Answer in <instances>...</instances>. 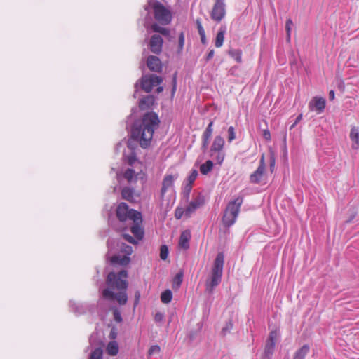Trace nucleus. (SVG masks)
Returning <instances> with one entry per match:
<instances>
[{"label": "nucleus", "instance_id": "f257e3e1", "mask_svg": "<svg viewBox=\"0 0 359 359\" xmlns=\"http://www.w3.org/2000/svg\"><path fill=\"white\" fill-rule=\"evenodd\" d=\"M160 120L156 113H145L141 119L135 120L132 126L131 138L139 142L141 147L150 145L155 130L158 127Z\"/></svg>", "mask_w": 359, "mask_h": 359}, {"label": "nucleus", "instance_id": "f03ea898", "mask_svg": "<svg viewBox=\"0 0 359 359\" xmlns=\"http://www.w3.org/2000/svg\"><path fill=\"white\" fill-rule=\"evenodd\" d=\"M127 278L126 270H121L117 273L109 272L106 278L107 287L102 291V297L109 301H116L120 305H125L128 302Z\"/></svg>", "mask_w": 359, "mask_h": 359}, {"label": "nucleus", "instance_id": "7ed1b4c3", "mask_svg": "<svg viewBox=\"0 0 359 359\" xmlns=\"http://www.w3.org/2000/svg\"><path fill=\"white\" fill-rule=\"evenodd\" d=\"M224 263V255L223 252H219L213 263L210 278L206 280L205 290L208 293L211 294L220 283L223 274Z\"/></svg>", "mask_w": 359, "mask_h": 359}, {"label": "nucleus", "instance_id": "20e7f679", "mask_svg": "<svg viewBox=\"0 0 359 359\" xmlns=\"http://www.w3.org/2000/svg\"><path fill=\"white\" fill-rule=\"evenodd\" d=\"M243 201V197L238 196L228 203L222 219L224 227L229 228L235 223Z\"/></svg>", "mask_w": 359, "mask_h": 359}, {"label": "nucleus", "instance_id": "39448f33", "mask_svg": "<svg viewBox=\"0 0 359 359\" xmlns=\"http://www.w3.org/2000/svg\"><path fill=\"white\" fill-rule=\"evenodd\" d=\"M163 81V77L156 74H143L134 85L135 92L133 97H136L139 88L149 93L151 92L153 88L161 84Z\"/></svg>", "mask_w": 359, "mask_h": 359}, {"label": "nucleus", "instance_id": "423d86ee", "mask_svg": "<svg viewBox=\"0 0 359 359\" xmlns=\"http://www.w3.org/2000/svg\"><path fill=\"white\" fill-rule=\"evenodd\" d=\"M149 4L151 5L156 20L162 25H167L171 22L172 16L170 9L157 0H149Z\"/></svg>", "mask_w": 359, "mask_h": 359}, {"label": "nucleus", "instance_id": "0eeeda50", "mask_svg": "<svg viewBox=\"0 0 359 359\" xmlns=\"http://www.w3.org/2000/svg\"><path fill=\"white\" fill-rule=\"evenodd\" d=\"M116 217L120 222H126L127 219L137 221L141 219V213L135 210L129 209L126 203H121L116 208Z\"/></svg>", "mask_w": 359, "mask_h": 359}, {"label": "nucleus", "instance_id": "6e6552de", "mask_svg": "<svg viewBox=\"0 0 359 359\" xmlns=\"http://www.w3.org/2000/svg\"><path fill=\"white\" fill-rule=\"evenodd\" d=\"M276 336V334L275 332H270L269 337L265 344L264 351L262 354V359H271L275 350Z\"/></svg>", "mask_w": 359, "mask_h": 359}, {"label": "nucleus", "instance_id": "1a4fd4ad", "mask_svg": "<svg viewBox=\"0 0 359 359\" xmlns=\"http://www.w3.org/2000/svg\"><path fill=\"white\" fill-rule=\"evenodd\" d=\"M163 40L158 34H154L151 36L148 43V48L153 53L159 55L162 52Z\"/></svg>", "mask_w": 359, "mask_h": 359}, {"label": "nucleus", "instance_id": "9d476101", "mask_svg": "<svg viewBox=\"0 0 359 359\" xmlns=\"http://www.w3.org/2000/svg\"><path fill=\"white\" fill-rule=\"evenodd\" d=\"M205 203L203 196L198 194L185 209L186 217H189L191 215L196 211V209L202 206Z\"/></svg>", "mask_w": 359, "mask_h": 359}, {"label": "nucleus", "instance_id": "9b49d317", "mask_svg": "<svg viewBox=\"0 0 359 359\" xmlns=\"http://www.w3.org/2000/svg\"><path fill=\"white\" fill-rule=\"evenodd\" d=\"M147 66L151 72L160 73L162 72L163 65L161 60L155 55H149L147 59Z\"/></svg>", "mask_w": 359, "mask_h": 359}, {"label": "nucleus", "instance_id": "f8f14e48", "mask_svg": "<svg viewBox=\"0 0 359 359\" xmlns=\"http://www.w3.org/2000/svg\"><path fill=\"white\" fill-rule=\"evenodd\" d=\"M225 15V4L215 3L212 12L211 18L212 20L220 22Z\"/></svg>", "mask_w": 359, "mask_h": 359}, {"label": "nucleus", "instance_id": "ddd939ff", "mask_svg": "<svg viewBox=\"0 0 359 359\" xmlns=\"http://www.w3.org/2000/svg\"><path fill=\"white\" fill-rule=\"evenodd\" d=\"M155 103V97L148 95L139 100V108L142 111L151 109Z\"/></svg>", "mask_w": 359, "mask_h": 359}, {"label": "nucleus", "instance_id": "4468645a", "mask_svg": "<svg viewBox=\"0 0 359 359\" xmlns=\"http://www.w3.org/2000/svg\"><path fill=\"white\" fill-rule=\"evenodd\" d=\"M69 310L76 316H80L86 313L88 309V305L81 302L70 300L69 303Z\"/></svg>", "mask_w": 359, "mask_h": 359}, {"label": "nucleus", "instance_id": "2eb2a0df", "mask_svg": "<svg viewBox=\"0 0 359 359\" xmlns=\"http://www.w3.org/2000/svg\"><path fill=\"white\" fill-rule=\"evenodd\" d=\"M133 222V226L130 227V231L137 240H142L144 237V230L141 227L142 217H141V219H138L137 221Z\"/></svg>", "mask_w": 359, "mask_h": 359}, {"label": "nucleus", "instance_id": "dca6fc26", "mask_svg": "<svg viewBox=\"0 0 359 359\" xmlns=\"http://www.w3.org/2000/svg\"><path fill=\"white\" fill-rule=\"evenodd\" d=\"M325 100L323 97H314L309 102L310 109L313 108L318 111V114L322 113L325 107Z\"/></svg>", "mask_w": 359, "mask_h": 359}, {"label": "nucleus", "instance_id": "f3484780", "mask_svg": "<svg viewBox=\"0 0 359 359\" xmlns=\"http://www.w3.org/2000/svg\"><path fill=\"white\" fill-rule=\"evenodd\" d=\"M224 138L220 135L216 136L210 149V156L214 157L216 151H222L224 147Z\"/></svg>", "mask_w": 359, "mask_h": 359}, {"label": "nucleus", "instance_id": "a211bd4d", "mask_svg": "<svg viewBox=\"0 0 359 359\" xmlns=\"http://www.w3.org/2000/svg\"><path fill=\"white\" fill-rule=\"evenodd\" d=\"M178 175H168L165 176L163 182L162 187L161 189V195L163 196L167 191L168 189L172 186L174 181L177 178Z\"/></svg>", "mask_w": 359, "mask_h": 359}, {"label": "nucleus", "instance_id": "6ab92c4d", "mask_svg": "<svg viewBox=\"0 0 359 359\" xmlns=\"http://www.w3.org/2000/svg\"><path fill=\"white\" fill-rule=\"evenodd\" d=\"M130 262V259L127 255H114L111 259V262L113 265L126 266Z\"/></svg>", "mask_w": 359, "mask_h": 359}, {"label": "nucleus", "instance_id": "aec40b11", "mask_svg": "<svg viewBox=\"0 0 359 359\" xmlns=\"http://www.w3.org/2000/svg\"><path fill=\"white\" fill-rule=\"evenodd\" d=\"M191 238V233L189 230H186L182 232L180 241H179V245L180 246L183 248L184 250H187L189 248V240Z\"/></svg>", "mask_w": 359, "mask_h": 359}, {"label": "nucleus", "instance_id": "412c9836", "mask_svg": "<svg viewBox=\"0 0 359 359\" xmlns=\"http://www.w3.org/2000/svg\"><path fill=\"white\" fill-rule=\"evenodd\" d=\"M265 169L257 168V169L250 175V182L252 184H259L264 175Z\"/></svg>", "mask_w": 359, "mask_h": 359}, {"label": "nucleus", "instance_id": "4be33fe9", "mask_svg": "<svg viewBox=\"0 0 359 359\" xmlns=\"http://www.w3.org/2000/svg\"><path fill=\"white\" fill-rule=\"evenodd\" d=\"M350 137L353 141V149H358L359 148V130L358 128L353 127L351 128Z\"/></svg>", "mask_w": 359, "mask_h": 359}, {"label": "nucleus", "instance_id": "5701e85b", "mask_svg": "<svg viewBox=\"0 0 359 359\" xmlns=\"http://www.w3.org/2000/svg\"><path fill=\"white\" fill-rule=\"evenodd\" d=\"M310 347L307 344L303 345L300 348L296 351L294 353L293 359H305V357L309 353Z\"/></svg>", "mask_w": 359, "mask_h": 359}, {"label": "nucleus", "instance_id": "b1692460", "mask_svg": "<svg viewBox=\"0 0 359 359\" xmlns=\"http://www.w3.org/2000/svg\"><path fill=\"white\" fill-rule=\"evenodd\" d=\"M134 189L128 187H125L121 191V196L123 199L133 202L134 201Z\"/></svg>", "mask_w": 359, "mask_h": 359}, {"label": "nucleus", "instance_id": "393cba45", "mask_svg": "<svg viewBox=\"0 0 359 359\" xmlns=\"http://www.w3.org/2000/svg\"><path fill=\"white\" fill-rule=\"evenodd\" d=\"M226 33V27L222 26L216 36L215 45L217 48H219L223 45L224 34Z\"/></svg>", "mask_w": 359, "mask_h": 359}, {"label": "nucleus", "instance_id": "a878e982", "mask_svg": "<svg viewBox=\"0 0 359 359\" xmlns=\"http://www.w3.org/2000/svg\"><path fill=\"white\" fill-rule=\"evenodd\" d=\"M107 352L109 355L115 356L118 353V345L116 341L109 342L107 346Z\"/></svg>", "mask_w": 359, "mask_h": 359}, {"label": "nucleus", "instance_id": "bb28decb", "mask_svg": "<svg viewBox=\"0 0 359 359\" xmlns=\"http://www.w3.org/2000/svg\"><path fill=\"white\" fill-rule=\"evenodd\" d=\"M213 165V162L208 160L200 166V171L203 175H207L212 170Z\"/></svg>", "mask_w": 359, "mask_h": 359}, {"label": "nucleus", "instance_id": "cd10ccee", "mask_svg": "<svg viewBox=\"0 0 359 359\" xmlns=\"http://www.w3.org/2000/svg\"><path fill=\"white\" fill-rule=\"evenodd\" d=\"M151 28L154 32L160 33L165 36H169L170 34V29L168 28L162 27L157 23H154L151 25Z\"/></svg>", "mask_w": 359, "mask_h": 359}, {"label": "nucleus", "instance_id": "c85d7f7f", "mask_svg": "<svg viewBox=\"0 0 359 359\" xmlns=\"http://www.w3.org/2000/svg\"><path fill=\"white\" fill-rule=\"evenodd\" d=\"M183 275L184 274L182 271H180L175 275L172 282L173 288L180 287L183 280Z\"/></svg>", "mask_w": 359, "mask_h": 359}, {"label": "nucleus", "instance_id": "c756f323", "mask_svg": "<svg viewBox=\"0 0 359 359\" xmlns=\"http://www.w3.org/2000/svg\"><path fill=\"white\" fill-rule=\"evenodd\" d=\"M172 293L171 290H165L164 292H162V294L161 295V299L162 302H163L165 304L170 303L172 300Z\"/></svg>", "mask_w": 359, "mask_h": 359}, {"label": "nucleus", "instance_id": "7c9ffc66", "mask_svg": "<svg viewBox=\"0 0 359 359\" xmlns=\"http://www.w3.org/2000/svg\"><path fill=\"white\" fill-rule=\"evenodd\" d=\"M197 325L198 328L196 330H191L187 334V337L190 342H192L196 338L202 327L200 323H198Z\"/></svg>", "mask_w": 359, "mask_h": 359}, {"label": "nucleus", "instance_id": "2f4dec72", "mask_svg": "<svg viewBox=\"0 0 359 359\" xmlns=\"http://www.w3.org/2000/svg\"><path fill=\"white\" fill-rule=\"evenodd\" d=\"M229 55L233 57L238 62H241V51L238 49H233L229 51Z\"/></svg>", "mask_w": 359, "mask_h": 359}, {"label": "nucleus", "instance_id": "473e14b6", "mask_svg": "<svg viewBox=\"0 0 359 359\" xmlns=\"http://www.w3.org/2000/svg\"><path fill=\"white\" fill-rule=\"evenodd\" d=\"M91 359H103V350L102 348H97L91 352Z\"/></svg>", "mask_w": 359, "mask_h": 359}, {"label": "nucleus", "instance_id": "72a5a7b5", "mask_svg": "<svg viewBox=\"0 0 359 359\" xmlns=\"http://www.w3.org/2000/svg\"><path fill=\"white\" fill-rule=\"evenodd\" d=\"M233 328V323L231 320H229L226 323L225 326L222 329L221 334L223 336L226 335L228 333L230 332V331Z\"/></svg>", "mask_w": 359, "mask_h": 359}, {"label": "nucleus", "instance_id": "f704fd0d", "mask_svg": "<svg viewBox=\"0 0 359 359\" xmlns=\"http://www.w3.org/2000/svg\"><path fill=\"white\" fill-rule=\"evenodd\" d=\"M198 173L196 170H192L191 171L190 175L188 176V177L186 180L185 183L193 184L194 182L196 180Z\"/></svg>", "mask_w": 359, "mask_h": 359}, {"label": "nucleus", "instance_id": "c9c22d12", "mask_svg": "<svg viewBox=\"0 0 359 359\" xmlns=\"http://www.w3.org/2000/svg\"><path fill=\"white\" fill-rule=\"evenodd\" d=\"M135 170L130 168L127 169L123 175V177L126 180H127L129 182H132L133 180L135 177Z\"/></svg>", "mask_w": 359, "mask_h": 359}, {"label": "nucleus", "instance_id": "e433bc0d", "mask_svg": "<svg viewBox=\"0 0 359 359\" xmlns=\"http://www.w3.org/2000/svg\"><path fill=\"white\" fill-rule=\"evenodd\" d=\"M184 44V34L183 32H181L179 34L178 39V50L177 53L180 54L182 52Z\"/></svg>", "mask_w": 359, "mask_h": 359}, {"label": "nucleus", "instance_id": "4c0bfd02", "mask_svg": "<svg viewBox=\"0 0 359 359\" xmlns=\"http://www.w3.org/2000/svg\"><path fill=\"white\" fill-rule=\"evenodd\" d=\"M191 189H192V184L185 183L184 189H183V196H184V198L187 201H188V199L189 198V195H190Z\"/></svg>", "mask_w": 359, "mask_h": 359}, {"label": "nucleus", "instance_id": "58836bf2", "mask_svg": "<svg viewBox=\"0 0 359 359\" xmlns=\"http://www.w3.org/2000/svg\"><path fill=\"white\" fill-rule=\"evenodd\" d=\"M168 255V248L165 245L161 246L160 249V257L162 260H165Z\"/></svg>", "mask_w": 359, "mask_h": 359}, {"label": "nucleus", "instance_id": "ea45409f", "mask_svg": "<svg viewBox=\"0 0 359 359\" xmlns=\"http://www.w3.org/2000/svg\"><path fill=\"white\" fill-rule=\"evenodd\" d=\"M292 21L291 19H288L287 21H286V24H285V29H286V32H287V41H290V32H291V26L292 25Z\"/></svg>", "mask_w": 359, "mask_h": 359}, {"label": "nucleus", "instance_id": "a19ab883", "mask_svg": "<svg viewBox=\"0 0 359 359\" xmlns=\"http://www.w3.org/2000/svg\"><path fill=\"white\" fill-rule=\"evenodd\" d=\"M185 215V210L183 208L177 207L175 211V217L176 219H180L183 215Z\"/></svg>", "mask_w": 359, "mask_h": 359}, {"label": "nucleus", "instance_id": "79ce46f5", "mask_svg": "<svg viewBox=\"0 0 359 359\" xmlns=\"http://www.w3.org/2000/svg\"><path fill=\"white\" fill-rule=\"evenodd\" d=\"M236 138L235 129L233 126H230L228 129V141L231 142Z\"/></svg>", "mask_w": 359, "mask_h": 359}, {"label": "nucleus", "instance_id": "37998d69", "mask_svg": "<svg viewBox=\"0 0 359 359\" xmlns=\"http://www.w3.org/2000/svg\"><path fill=\"white\" fill-rule=\"evenodd\" d=\"M136 161H137L136 154L134 151H133L130 153V155L128 156L127 162H128V165L132 166Z\"/></svg>", "mask_w": 359, "mask_h": 359}, {"label": "nucleus", "instance_id": "c03bdc74", "mask_svg": "<svg viewBox=\"0 0 359 359\" xmlns=\"http://www.w3.org/2000/svg\"><path fill=\"white\" fill-rule=\"evenodd\" d=\"M215 154H216V156H214L213 158H215V159L216 160L217 163L221 164L224 158V152L222 151H216V153Z\"/></svg>", "mask_w": 359, "mask_h": 359}, {"label": "nucleus", "instance_id": "a18cd8bd", "mask_svg": "<svg viewBox=\"0 0 359 359\" xmlns=\"http://www.w3.org/2000/svg\"><path fill=\"white\" fill-rule=\"evenodd\" d=\"M113 316H114V319L116 322H117V323L122 322L123 318H122L121 312L117 309H116L113 311Z\"/></svg>", "mask_w": 359, "mask_h": 359}, {"label": "nucleus", "instance_id": "49530a36", "mask_svg": "<svg viewBox=\"0 0 359 359\" xmlns=\"http://www.w3.org/2000/svg\"><path fill=\"white\" fill-rule=\"evenodd\" d=\"M177 72H175L172 76V95H174L175 91H176V89H177Z\"/></svg>", "mask_w": 359, "mask_h": 359}, {"label": "nucleus", "instance_id": "de8ad7c7", "mask_svg": "<svg viewBox=\"0 0 359 359\" xmlns=\"http://www.w3.org/2000/svg\"><path fill=\"white\" fill-rule=\"evenodd\" d=\"M161 351V348L158 345H153L151 346L148 351V354L149 355L154 354V353H158Z\"/></svg>", "mask_w": 359, "mask_h": 359}, {"label": "nucleus", "instance_id": "09e8293b", "mask_svg": "<svg viewBox=\"0 0 359 359\" xmlns=\"http://www.w3.org/2000/svg\"><path fill=\"white\" fill-rule=\"evenodd\" d=\"M196 25H197V29H198L199 35H203V34H205V30L201 25V22L200 20H198V19L196 20Z\"/></svg>", "mask_w": 359, "mask_h": 359}, {"label": "nucleus", "instance_id": "8fccbe9b", "mask_svg": "<svg viewBox=\"0 0 359 359\" xmlns=\"http://www.w3.org/2000/svg\"><path fill=\"white\" fill-rule=\"evenodd\" d=\"M209 141L210 140L208 139H202L201 149L203 152L206 151V150L208 149Z\"/></svg>", "mask_w": 359, "mask_h": 359}, {"label": "nucleus", "instance_id": "3c124183", "mask_svg": "<svg viewBox=\"0 0 359 359\" xmlns=\"http://www.w3.org/2000/svg\"><path fill=\"white\" fill-rule=\"evenodd\" d=\"M123 238L126 241H128L130 243L135 244L137 243L135 238L129 234H124Z\"/></svg>", "mask_w": 359, "mask_h": 359}, {"label": "nucleus", "instance_id": "603ef678", "mask_svg": "<svg viewBox=\"0 0 359 359\" xmlns=\"http://www.w3.org/2000/svg\"><path fill=\"white\" fill-rule=\"evenodd\" d=\"M164 318V315L161 312H157L155 314L154 320L156 322H161Z\"/></svg>", "mask_w": 359, "mask_h": 359}, {"label": "nucleus", "instance_id": "864d4df0", "mask_svg": "<svg viewBox=\"0 0 359 359\" xmlns=\"http://www.w3.org/2000/svg\"><path fill=\"white\" fill-rule=\"evenodd\" d=\"M140 298V291H136L135 293L134 306H136L138 304Z\"/></svg>", "mask_w": 359, "mask_h": 359}, {"label": "nucleus", "instance_id": "5fc2aeb1", "mask_svg": "<svg viewBox=\"0 0 359 359\" xmlns=\"http://www.w3.org/2000/svg\"><path fill=\"white\" fill-rule=\"evenodd\" d=\"M258 168L265 169L266 165H265V161H264V155L262 154L259 161V165Z\"/></svg>", "mask_w": 359, "mask_h": 359}, {"label": "nucleus", "instance_id": "6e6d98bb", "mask_svg": "<svg viewBox=\"0 0 359 359\" xmlns=\"http://www.w3.org/2000/svg\"><path fill=\"white\" fill-rule=\"evenodd\" d=\"M214 54H215L214 50H212V49L210 50L205 57V61L206 62L210 61L214 57Z\"/></svg>", "mask_w": 359, "mask_h": 359}, {"label": "nucleus", "instance_id": "4d7b16f0", "mask_svg": "<svg viewBox=\"0 0 359 359\" xmlns=\"http://www.w3.org/2000/svg\"><path fill=\"white\" fill-rule=\"evenodd\" d=\"M263 137L266 140H271V134H270V132H269V130H264V132H263Z\"/></svg>", "mask_w": 359, "mask_h": 359}, {"label": "nucleus", "instance_id": "13d9d810", "mask_svg": "<svg viewBox=\"0 0 359 359\" xmlns=\"http://www.w3.org/2000/svg\"><path fill=\"white\" fill-rule=\"evenodd\" d=\"M212 134L211 133H209L206 130H205L203 133V135H202V139H208L210 140L211 136H212Z\"/></svg>", "mask_w": 359, "mask_h": 359}, {"label": "nucleus", "instance_id": "bf43d9fd", "mask_svg": "<svg viewBox=\"0 0 359 359\" xmlns=\"http://www.w3.org/2000/svg\"><path fill=\"white\" fill-rule=\"evenodd\" d=\"M274 166H275V158L273 156H271V158H270V169H271V172H273Z\"/></svg>", "mask_w": 359, "mask_h": 359}, {"label": "nucleus", "instance_id": "052dcab7", "mask_svg": "<svg viewBox=\"0 0 359 359\" xmlns=\"http://www.w3.org/2000/svg\"><path fill=\"white\" fill-rule=\"evenodd\" d=\"M212 126H213V121H210L205 130L212 133Z\"/></svg>", "mask_w": 359, "mask_h": 359}, {"label": "nucleus", "instance_id": "680f3d73", "mask_svg": "<svg viewBox=\"0 0 359 359\" xmlns=\"http://www.w3.org/2000/svg\"><path fill=\"white\" fill-rule=\"evenodd\" d=\"M334 91L333 90H331L329 92V100L332 101L334 99Z\"/></svg>", "mask_w": 359, "mask_h": 359}, {"label": "nucleus", "instance_id": "e2e57ef3", "mask_svg": "<svg viewBox=\"0 0 359 359\" xmlns=\"http://www.w3.org/2000/svg\"><path fill=\"white\" fill-rule=\"evenodd\" d=\"M200 37H201V41L203 44H206L207 43V40H206V37H205V34H203V35H200Z\"/></svg>", "mask_w": 359, "mask_h": 359}, {"label": "nucleus", "instance_id": "0e129e2a", "mask_svg": "<svg viewBox=\"0 0 359 359\" xmlns=\"http://www.w3.org/2000/svg\"><path fill=\"white\" fill-rule=\"evenodd\" d=\"M109 337L114 339L116 337V333L112 330L110 332Z\"/></svg>", "mask_w": 359, "mask_h": 359}, {"label": "nucleus", "instance_id": "69168bd1", "mask_svg": "<svg viewBox=\"0 0 359 359\" xmlns=\"http://www.w3.org/2000/svg\"><path fill=\"white\" fill-rule=\"evenodd\" d=\"M283 156L285 157L287 156V147H286L285 139L284 140Z\"/></svg>", "mask_w": 359, "mask_h": 359}, {"label": "nucleus", "instance_id": "338daca9", "mask_svg": "<svg viewBox=\"0 0 359 359\" xmlns=\"http://www.w3.org/2000/svg\"><path fill=\"white\" fill-rule=\"evenodd\" d=\"M302 114H299L297 118H296V121L294 122V123L292 126V127H293L297 122H299L301 119H302Z\"/></svg>", "mask_w": 359, "mask_h": 359}, {"label": "nucleus", "instance_id": "774afa93", "mask_svg": "<svg viewBox=\"0 0 359 359\" xmlns=\"http://www.w3.org/2000/svg\"><path fill=\"white\" fill-rule=\"evenodd\" d=\"M163 91V86H158L157 88H156V93H160L161 92Z\"/></svg>", "mask_w": 359, "mask_h": 359}]
</instances>
